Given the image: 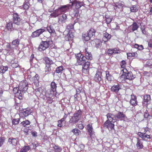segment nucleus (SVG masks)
Listing matches in <instances>:
<instances>
[{"instance_id":"obj_5","label":"nucleus","mask_w":152,"mask_h":152,"mask_svg":"<svg viewBox=\"0 0 152 152\" xmlns=\"http://www.w3.org/2000/svg\"><path fill=\"white\" fill-rule=\"evenodd\" d=\"M82 112L80 110H78L77 112L74 114L73 116L70 119V123H76L78 122L81 116Z\"/></svg>"},{"instance_id":"obj_30","label":"nucleus","mask_w":152,"mask_h":152,"mask_svg":"<svg viewBox=\"0 0 152 152\" xmlns=\"http://www.w3.org/2000/svg\"><path fill=\"white\" fill-rule=\"evenodd\" d=\"M130 9L131 12H136L138 11V8L137 5H134L130 7Z\"/></svg>"},{"instance_id":"obj_35","label":"nucleus","mask_w":152,"mask_h":152,"mask_svg":"<svg viewBox=\"0 0 152 152\" xmlns=\"http://www.w3.org/2000/svg\"><path fill=\"white\" fill-rule=\"evenodd\" d=\"M30 149L29 146H24L20 150V152H26Z\"/></svg>"},{"instance_id":"obj_44","label":"nucleus","mask_w":152,"mask_h":152,"mask_svg":"<svg viewBox=\"0 0 152 152\" xmlns=\"http://www.w3.org/2000/svg\"><path fill=\"white\" fill-rule=\"evenodd\" d=\"M151 138L150 135L146 134L145 133H144L142 139L145 140H147L148 139H150Z\"/></svg>"},{"instance_id":"obj_38","label":"nucleus","mask_w":152,"mask_h":152,"mask_svg":"<svg viewBox=\"0 0 152 152\" xmlns=\"http://www.w3.org/2000/svg\"><path fill=\"white\" fill-rule=\"evenodd\" d=\"M6 27L8 30H11L13 28L12 22H10L7 24Z\"/></svg>"},{"instance_id":"obj_2","label":"nucleus","mask_w":152,"mask_h":152,"mask_svg":"<svg viewBox=\"0 0 152 152\" xmlns=\"http://www.w3.org/2000/svg\"><path fill=\"white\" fill-rule=\"evenodd\" d=\"M52 43L53 41L50 38H47L46 41L41 42L38 47V49L40 51L44 50L48 48Z\"/></svg>"},{"instance_id":"obj_27","label":"nucleus","mask_w":152,"mask_h":152,"mask_svg":"<svg viewBox=\"0 0 152 152\" xmlns=\"http://www.w3.org/2000/svg\"><path fill=\"white\" fill-rule=\"evenodd\" d=\"M33 78L34 84L36 86H38L39 85V75L38 74H36Z\"/></svg>"},{"instance_id":"obj_26","label":"nucleus","mask_w":152,"mask_h":152,"mask_svg":"<svg viewBox=\"0 0 152 152\" xmlns=\"http://www.w3.org/2000/svg\"><path fill=\"white\" fill-rule=\"evenodd\" d=\"M75 8L77 9H78L83 6L84 3L82 1H76L75 2Z\"/></svg>"},{"instance_id":"obj_47","label":"nucleus","mask_w":152,"mask_h":152,"mask_svg":"<svg viewBox=\"0 0 152 152\" xmlns=\"http://www.w3.org/2000/svg\"><path fill=\"white\" fill-rule=\"evenodd\" d=\"M5 138L3 137H0V147H1L4 142Z\"/></svg>"},{"instance_id":"obj_28","label":"nucleus","mask_w":152,"mask_h":152,"mask_svg":"<svg viewBox=\"0 0 152 152\" xmlns=\"http://www.w3.org/2000/svg\"><path fill=\"white\" fill-rule=\"evenodd\" d=\"M8 142L10 144H12L13 145H15L17 144L18 140L15 138L11 139L9 138L8 139Z\"/></svg>"},{"instance_id":"obj_7","label":"nucleus","mask_w":152,"mask_h":152,"mask_svg":"<svg viewBox=\"0 0 152 152\" xmlns=\"http://www.w3.org/2000/svg\"><path fill=\"white\" fill-rule=\"evenodd\" d=\"M102 72L99 71H97L95 75L94 80L96 82L101 84H102V83L100 82L102 80V84H105L106 83V81L104 82H103V79L102 78Z\"/></svg>"},{"instance_id":"obj_41","label":"nucleus","mask_w":152,"mask_h":152,"mask_svg":"<svg viewBox=\"0 0 152 152\" xmlns=\"http://www.w3.org/2000/svg\"><path fill=\"white\" fill-rule=\"evenodd\" d=\"M20 118L13 119L12 120V123L13 124L16 125L18 124L20 121Z\"/></svg>"},{"instance_id":"obj_64","label":"nucleus","mask_w":152,"mask_h":152,"mask_svg":"<svg viewBox=\"0 0 152 152\" xmlns=\"http://www.w3.org/2000/svg\"><path fill=\"white\" fill-rule=\"evenodd\" d=\"M81 88H79L78 89H77L76 90V94H79L80 92V90H81Z\"/></svg>"},{"instance_id":"obj_32","label":"nucleus","mask_w":152,"mask_h":152,"mask_svg":"<svg viewBox=\"0 0 152 152\" xmlns=\"http://www.w3.org/2000/svg\"><path fill=\"white\" fill-rule=\"evenodd\" d=\"M60 14V13L59 12L57 9L55 11L51 13L50 15L51 17L56 18L58 17Z\"/></svg>"},{"instance_id":"obj_62","label":"nucleus","mask_w":152,"mask_h":152,"mask_svg":"<svg viewBox=\"0 0 152 152\" xmlns=\"http://www.w3.org/2000/svg\"><path fill=\"white\" fill-rule=\"evenodd\" d=\"M6 47L7 48L11 49L14 48H15L14 47H12V46H11V45L10 44H7L6 45Z\"/></svg>"},{"instance_id":"obj_61","label":"nucleus","mask_w":152,"mask_h":152,"mask_svg":"<svg viewBox=\"0 0 152 152\" xmlns=\"http://www.w3.org/2000/svg\"><path fill=\"white\" fill-rule=\"evenodd\" d=\"M35 91L36 92H39V93H41L42 91V89L40 88H38L35 89Z\"/></svg>"},{"instance_id":"obj_6","label":"nucleus","mask_w":152,"mask_h":152,"mask_svg":"<svg viewBox=\"0 0 152 152\" xmlns=\"http://www.w3.org/2000/svg\"><path fill=\"white\" fill-rule=\"evenodd\" d=\"M28 83L26 80L21 82L19 84V89L20 91V96L21 94V92L22 93H24L26 91L28 88Z\"/></svg>"},{"instance_id":"obj_59","label":"nucleus","mask_w":152,"mask_h":152,"mask_svg":"<svg viewBox=\"0 0 152 152\" xmlns=\"http://www.w3.org/2000/svg\"><path fill=\"white\" fill-rule=\"evenodd\" d=\"M149 128L148 127H146L144 128V133H145L146 134V133H148V132H149Z\"/></svg>"},{"instance_id":"obj_55","label":"nucleus","mask_w":152,"mask_h":152,"mask_svg":"<svg viewBox=\"0 0 152 152\" xmlns=\"http://www.w3.org/2000/svg\"><path fill=\"white\" fill-rule=\"evenodd\" d=\"M113 50L111 49H109L107 51V53H108L109 55H111L113 53Z\"/></svg>"},{"instance_id":"obj_9","label":"nucleus","mask_w":152,"mask_h":152,"mask_svg":"<svg viewBox=\"0 0 152 152\" xmlns=\"http://www.w3.org/2000/svg\"><path fill=\"white\" fill-rule=\"evenodd\" d=\"M13 22L18 26L22 25V23L19 15L17 13L14 14L13 15Z\"/></svg>"},{"instance_id":"obj_12","label":"nucleus","mask_w":152,"mask_h":152,"mask_svg":"<svg viewBox=\"0 0 152 152\" xmlns=\"http://www.w3.org/2000/svg\"><path fill=\"white\" fill-rule=\"evenodd\" d=\"M67 19L66 15L64 13L62 14L59 17L58 22L60 24H63L66 22Z\"/></svg>"},{"instance_id":"obj_3","label":"nucleus","mask_w":152,"mask_h":152,"mask_svg":"<svg viewBox=\"0 0 152 152\" xmlns=\"http://www.w3.org/2000/svg\"><path fill=\"white\" fill-rule=\"evenodd\" d=\"M122 71L123 72L121 78H123L125 81L127 80H132L135 78L132 73L131 72H129L126 68H124Z\"/></svg>"},{"instance_id":"obj_13","label":"nucleus","mask_w":152,"mask_h":152,"mask_svg":"<svg viewBox=\"0 0 152 152\" xmlns=\"http://www.w3.org/2000/svg\"><path fill=\"white\" fill-rule=\"evenodd\" d=\"M45 30L43 29H39L37 30L36 31L33 32L32 34V37H39L41 34L44 32Z\"/></svg>"},{"instance_id":"obj_34","label":"nucleus","mask_w":152,"mask_h":152,"mask_svg":"<svg viewBox=\"0 0 152 152\" xmlns=\"http://www.w3.org/2000/svg\"><path fill=\"white\" fill-rule=\"evenodd\" d=\"M30 124V122L28 120H26L25 121H22L20 123V124L24 127H27Z\"/></svg>"},{"instance_id":"obj_18","label":"nucleus","mask_w":152,"mask_h":152,"mask_svg":"<svg viewBox=\"0 0 152 152\" xmlns=\"http://www.w3.org/2000/svg\"><path fill=\"white\" fill-rule=\"evenodd\" d=\"M130 102L133 106L136 105L137 104V98L134 95H131V99L130 100Z\"/></svg>"},{"instance_id":"obj_50","label":"nucleus","mask_w":152,"mask_h":152,"mask_svg":"<svg viewBox=\"0 0 152 152\" xmlns=\"http://www.w3.org/2000/svg\"><path fill=\"white\" fill-rule=\"evenodd\" d=\"M54 149L55 151H56L58 152H60L61 151V148L55 145L54 147Z\"/></svg>"},{"instance_id":"obj_52","label":"nucleus","mask_w":152,"mask_h":152,"mask_svg":"<svg viewBox=\"0 0 152 152\" xmlns=\"http://www.w3.org/2000/svg\"><path fill=\"white\" fill-rule=\"evenodd\" d=\"M19 64L17 63H13L12 64L11 66L13 68H15L18 67Z\"/></svg>"},{"instance_id":"obj_24","label":"nucleus","mask_w":152,"mask_h":152,"mask_svg":"<svg viewBox=\"0 0 152 152\" xmlns=\"http://www.w3.org/2000/svg\"><path fill=\"white\" fill-rule=\"evenodd\" d=\"M47 30L53 36H55L56 35L55 31L52 26H50L47 28Z\"/></svg>"},{"instance_id":"obj_56","label":"nucleus","mask_w":152,"mask_h":152,"mask_svg":"<svg viewBox=\"0 0 152 152\" xmlns=\"http://www.w3.org/2000/svg\"><path fill=\"white\" fill-rule=\"evenodd\" d=\"M123 4H122L121 3H117V4H116L115 5V6L116 7H118L119 8H120L122 7H123Z\"/></svg>"},{"instance_id":"obj_1","label":"nucleus","mask_w":152,"mask_h":152,"mask_svg":"<svg viewBox=\"0 0 152 152\" xmlns=\"http://www.w3.org/2000/svg\"><path fill=\"white\" fill-rule=\"evenodd\" d=\"M77 64L83 66L82 71L84 73H86L89 71V67L90 65V62L87 61L85 57L80 53L78 54L76 56Z\"/></svg>"},{"instance_id":"obj_46","label":"nucleus","mask_w":152,"mask_h":152,"mask_svg":"<svg viewBox=\"0 0 152 152\" xmlns=\"http://www.w3.org/2000/svg\"><path fill=\"white\" fill-rule=\"evenodd\" d=\"M51 71L50 68V66H48V65H46V66L45 68V71L47 74H48L49 72Z\"/></svg>"},{"instance_id":"obj_33","label":"nucleus","mask_w":152,"mask_h":152,"mask_svg":"<svg viewBox=\"0 0 152 152\" xmlns=\"http://www.w3.org/2000/svg\"><path fill=\"white\" fill-rule=\"evenodd\" d=\"M51 86V90L53 91H55L56 90V83L53 82H51L50 85Z\"/></svg>"},{"instance_id":"obj_22","label":"nucleus","mask_w":152,"mask_h":152,"mask_svg":"<svg viewBox=\"0 0 152 152\" xmlns=\"http://www.w3.org/2000/svg\"><path fill=\"white\" fill-rule=\"evenodd\" d=\"M60 14L62 12H64L69 10L68 7L66 5L61 6L57 9Z\"/></svg>"},{"instance_id":"obj_17","label":"nucleus","mask_w":152,"mask_h":152,"mask_svg":"<svg viewBox=\"0 0 152 152\" xmlns=\"http://www.w3.org/2000/svg\"><path fill=\"white\" fill-rule=\"evenodd\" d=\"M87 50V48L85 49V56H84V57H85L86 60L88 61L89 60H91L92 59V56L91 53L88 52Z\"/></svg>"},{"instance_id":"obj_49","label":"nucleus","mask_w":152,"mask_h":152,"mask_svg":"<svg viewBox=\"0 0 152 152\" xmlns=\"http://www.w3.org/2000/svg\"><path fill=\"white\" fill-rule=\"evenodd\" d=\"M106 22L107 24L110 23L112 20V18L106 17Z\"/></svg>"},{"instance_id":"obj_10","label":"nucleus","mask_w":152,"mask_h":152,"mask_svg":"<svg viewBox=\"0 0 152 152\" xmlns=\"http://www.w3.org/2000/svg\"><path fill=\"white\" fill-rule=\"evenodd\" d=\"M32 111L29 108H27L24 109L23 111L20 113V115L22 117L28 116L32 113Z\"/></svg>"},{"instance_id":"obj_23","label":"nucleus","mask_w":152,"mask_h":152,"mask_svg":"<svg viewBox=\"0 0 152 152\" xmlns=\"http://www.w3.org/2000/svg\"><path fill=\"white\" fill-rule=\"evenodd\" d=\"M139 27V26L137 23L136 22H134L129 27V28L131 29L132 31L133 32L137 30Z\"/></svg>"},{"instance_id":"obj_19","label":"nucleus","mask_w":152,"mask_h":152,"mask_svg":"<svg viewBox=\"0 0 152 152\" xmlns=\"http://www.w3.org/2000/svg\"><path fill=\"white\" fill-rule=\"evenodd\" d=\"M111 38V35L110 34L105 32L103 34V37L102 38L103 41L106 42L108 41Z\"/></svg>"},{"instance_id":"obj_11","label":"nucleus","mask_w":152,"mask_h":152,"mask_svg":"<svg viewBox=\"0 0 152 152\" xmlns=\"http://www.w3.org/2000/svg\"><path fill=\"white\" fill-rule=\"evenodd\" d=\"M107 122L110 121L113 123L116 122L115 114L111 113H108L106 115Z\"/></svg>"},{"instance_id":"obj_25","label":"nucleus","mask_w":152,"mask_h":152,"mask_svg":"<svg viewBox=\"0 0 152 152\" xmlns=\"http://www.w3.org/2000/svg\"><path fill=\"white\" fill-rule=\"evenodd\" d=\"M44 60L45 61L46 65L50 66L53 63V61L48 57H45L44 58Z\"/></svg>"},{"instance_id":"obj_63","label":"nucleus","mask_w":152,"mask_h":152,"mask_svg":"<svg viewBox=\"0 0 152 152\" xmlns=\"http://www.w3.org/2000/svg\"><path fill=\"white\" fill-rule=\"evenodd\" d=\"M58 124L57 126L58 127H61L62 126V121L61 120H59L58 121Z\"/></svg>"},{"instance_id":"obj_51","label":"nucleus","mask_w":152,"mask_h":152,"mask_svg":"<svg viewBox=\"0 0 152 152\" xmlns=\"http://www.w3.org/2000/svg\"><path fill=\"white\" fill-rule=\"evenodd\" d=\"M19 91H20L19 89V87L18 88H13V91L14 93L15 94H16L18 93H19Z\"/></svg>"},{"instance_id":"obj_4","label":"nucleus","mask_w":152,"mask_h":152,"mask_svg":"<svg viewBox=\"0 0 152 152\" xmlns=\"http://www.w3.org/2000/svg\"><path fill=\"white\" fill-rule=\"evenodd\" d=\"M95 32V30L93 28H91L87 31L86 33L83 34V38L85 41H87L91 37H94Z\"/></svg>"},{"instance_id":"obj_20","label":"nucleus","mask_w":152,"mask_h":152,"mask_svg":"<svg viewBox=\"0 0 152 152\" xmlns=\"http://www.w3.org/2000/svg\"><path fill=\"white\" fill-rule=\"evenodd\" d=\"M151 99L150 96L148 95H145L144 96V104L147 105L150 103Z\"/></svg>"},{"instance_id":"obj_53","label":"nucleus","mask_w":152,"mask_h":152,"mask_svg":"<svg viewBox=\"0 0 152 152\" xmlns=\"http://www.w3.org/2000/svg\"><path fill=\"white\" fill-rule=\"evenodd\" d=\"M126 62L124 61H122L121 64V67L122 68H124L126 66Z\"/></svg>"},{"instance_id":"obj_21","label":"nucleus","mask_w":152,"mask_h":152,"mask_svg":"<svg viewBox=\"0 0 152 152\" xmlns=\"http://www.w3.org/2000/svg\"><path fill=\"white\" fill-rule=\"evenodd\" d=\"M137 140L136 146L137 148L138 149L142 148L143 146L141 140H140L139 138H137Z\"/></svg>"},{"instance_id":"obj_15","label":"nucleus","mask_w":152,"mask_h":152,"mask_svg":"<svg viewBox=\"0 0 152 152\" xmlns=\"http://www.w3.org/2000/svg\"><path fill=\"white\" fill-rule=\"evenodd\" d=\"M52 95L51 94H49L48 93H45V96L43 97H41V98H42L44 100H47L48 102L49 103L51 102V101L53 99L52 96Z\"/></svg>"},{"instance_id":"obj_8","label":"nucleus","mask_w":152,"mask_h":152,"mask_svg":"<svg viewBox=\"0 0 152 152\" xmlns=\"http://www.w3.org/2000/svg\"><path fill=\"white\" fill-rule=\"evenodd\" d=\"M116 122L119 121H126L127 118L123 112H118L115 114Z\"/></svg>"},{"instance_id":"obj_36","label":"nucleus","mask_w":152,"mask_h":152,"mask_svg":"<svg viewBox=\"0 0 152 152\" xmlns=\"http://www.w3.org/2000/svg\"><path fill=\"white\" fill-rule=\"evenodd\" d=\"M63 69H64L62 66H59L56 68V72L57 73H61Z\"/></svg>"},{"instance_id":"obj_48","label":"nucleus","mask_w":152,"mask_h":152,"mask_svg":"<svg viewBox=\"0 0 152 152\" xmlns=\"http://www.w3.org/2000/svg\"><path fill=\"white\" fill-rule=\"evenodd\" d=\"M75 23H74V24H69L67 26V29L70 30L73 29L74 28V24Z\"/></svg>"},{"instance_id":"obj_29","label":"nucleus","mask_w":152,"mask_h":152,"mask_svg":"<svg viewBox=\"0 0 152 152\" xmlns=\"http://www.w3.org/2000/svg\"><path fill=\"white\" fill-rule=\"evenodd\" d=\"M7 66H2L0 67V73H4L8 69Z\"/></svg>"},{"instance_id":"obj_54","label":"nucleus","mask_w":152,"mask_h":152,"mask_svg":"<svg viewBox=\"0 0 152 152\" xmlns=\"http://www.w3.org/2000/svg\"><path fill=\"white\" fill-rule=\"evenodd\" d=\"M146 112H145V113L144 115V117L145 118H149L150 117V115L147 113L148 112L147 111H146Z\"/></svg>"},{"instance_id":"obj_31","label":"nucleus","mask_w":152,"mask_h":152,"mask_svg":"<svg viewBox=\"0 0 152 152\" xmlns=\"http://www.w3.org/2000/svg\"><path fill=\"white\" fill-rule=\"evenodd\" d=\"M87 129L89 132V134L91 136L93 134V128L91 125L88 124L87 126Z\"/></svg>"},{"instance_id":"obj_43","label":"nucleus","mask_w":152,"mask_h":152,"mask_svg":"<svg viewBox=\"0 0 152 152\" xmlns=\"http://www.w3.org/2000/svg\"><path fill=\"white\" fill-rule=\"evenodd\" d=\"M20 40L18 39H16L13 40L12 44V45H18L19 44Z\"/></svg>"},{"instance_id":"obj_57","label":"nucleus","mask_w":152,"mask_h":152,"mask_svg":"<svg viewBox=\"0 0 152 152\" xmlns=\"http://www.w3.org/2000/svg\"><path fill=\"white\" fill-rule=\"evenodd\" d=\"M113 50V53L114 54H116L118 53H119L118 52L119 50H118V49L117 48H114V49H112Z\"/></svg>"},{"instance_id":"obj_40","label":"nucleus","mask_w":152,"mask_h":152,"mask_svg":"<svg viewBox=\"0 0 152 152\" xmlns=\"http://www.w3.org/2000/svg\"><path fill=\"white\" fill-rule=\"evenodd\" d=\"M72 132L76 135H78L81 133L80 131L77 129H75L72 130Z\"/></svg>"},{"instance_id":"obj_16","label":"nucleus","mask_w":152,"mask_h":152,"mask_svg":"<svg viewBox=\"0 0 152 152\" xmlns=\"http://www.w3.org/2000/svg\"><path fill=\"white\" fill-rule=\"evenodd\" d=\"M121 88L122 86L120 84H118L117 85H114L112 86L111 88V90L112 91L117 93L121 89Z\"/></svg>"},{"instance_id":"obj_45","label":"nucleus","mask_w":152,"mask_h":152,"mask_svg":"<svg viewBox=\"0 0 152 152\" xmlns=\"http://www.w3.org/2000/svg\"><path fill=\"white\" fill-rule=\"evenodd\" d=\"M134 48L137 49L139 50H142L143 49V46L142 45H139L137 44H135L134 45Z\"/></svg>"},{"instance_id":"obj_39","label":"nucleus","mask_w":152,"mask_h":152,"mask_svg":"<svg viewBox=\"0 0 152 152\" xmlns=\"http://www.w3.org/2000/svg\"><path fill=\"white\" fill-rule=\"evenodd\" d=\"M29 4L28 0L26 1L24 3L23 5V8L25 10H27L29 7Z\"/></svg>"},{"instance_id":"obj_60","label":"nucleus","mask_w":152,"mask_h":152,"mask_svg":"<svg viewBox=\"0 0 152 152\" xmlns=\"http://www.w3.org/2000/svg\"><path fill=\"white\" fill-rule=\"evenodd\" d=\"M144 134V133H142L141 132H138L137 133L138 135L142 138Z\"/></svg>"},{"instance_id":"obj_14","label":"nucleus","mask_w":152,"mask_h":152,"mask_svg":"<svg viewBox=\"0 0 152 152\" xmlns=\"http://www.w3.org/2000/svg\"><path fill=\"white\" fill-rule=\"evenodd\" d=\"M104 126L107 128L109 130H111L113 129H114V125L112 122H107L106 121L104 124Z\"/></svg>"},{"instance_id":"obj_58","label":"nucleus","mask_w":152,"mask_h":152,"mask_svg":"<svg viewBox=\"0 0 152 152\" xmlns=\"http://www.w3.org/2000/svg\"><path fill=\"white\" fill-rule=\"evenodd\" d=\"M148 46L152 48V39H150L148 42Z\"/></svg>"},{"instance_id":"obj_37","label":"nucleus","mask_w":152,"mask_h":152,"mask_svg":"<svg viewBox=\"0 0 152 152\" xmlns=\"http://www.w3.org/2000/svg\"><path fill=\"white\" fill-rule=\"evenodd\" d=\"M106 75V78L108 81L112 80V76L109 73V72L108 71H106L105 72Z\"/></svg>"},{"instance_id":"obj_42","label":"nucleus","mask_w":152,"mask_h":152,"mask_svg":"<svg viewBox=\"0 0 152 152\" xmlns=\"http://www.w3.org/2000/svg\"><path fill=\"white\" fill-rule=\"evenodd\" d=\"M127 55L128 57H137V53L136 52L127 53Z\"/></svg>"}]
</instances>
